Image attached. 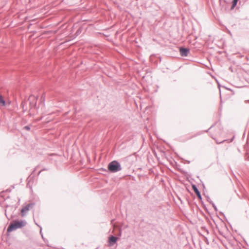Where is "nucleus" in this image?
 <instances>
[{
    "instance_id": "28",
    "label": "nucleus",
    "mask_w": 249,
    "mask_h": 249,
    "mask_svg": "<svg viewBox=\"0 0 249 249\" xmlns=\"http://www.w3.org/2000/svg\"><path fill=\"white\" fill-rule=\"evenodd\" d=\"M218 232H219V234H221V235H223V233L222 232H221V231L219 230L218 231Z\"/></svg>"
},
{
    "instance_id": "3",
    "label": "nucleus",
    "mask_w": 249,
    "mask_h": 249,
    "mask_svg": "<svg viewBox=\"0 0 249 249\" xmlns=\"http://www.w3.org/2000/svg\"><path fill=\"white\" fill-rule=\"evenodd\" d=\"M34 205L35 204L34 203H30L27 204L26 206L22 208L21 210L22 216H24L29 210L30 208L34 206Z\"/></svg>"
},
{
    "instance_id": "23",
    "label": "nucleus",
    "mask_w": 249,
    "mask_h": 249,
    "mask_svg": "<svg viewBox=\"0 0 249 249\" xmlns=\"http://www.w3.org/2000/svg\"><path fill=\"white\" fill-rule=\"evenodd\" d=\"M207 200H208V201H209L211 204H212V202H213V201L211 200V199H210V198L209 197H207Z\"/></svg>"
},
{
    "instance_id": "25",
    "label": "nucleus",
    "mask_w": 249,
    "mask_h": 249,
    "mask_svg": "<svg viewBox=\"0 0 249 249\" xmlns=\"http://www.w3.org/2000/svg\"><path fill=\"white\" fill-rule=\"evenodd\" d=\"M48 170V169L45 168H43L42 170H41V171H47Z\"/></svg>"
},
{
    "instance_id": "22",
    "label": "nucleus",
    "mask_w": 249,
    "mask_h": 249,
    "mask_svg": "<svg viewBox=\"0 0 249 249\" xmlns=\"http://www.w3.org/2000/svg\"><path fill=\"white\" fill-rule=\"evenodd\" d=\"M218 219H219V220H220L221 221V223L223 224V225H225V223L224 222V221H223V219H221V218H220L219 217H218Z\"/></svg>"
},
{
    "instance_id": "29",
    "label": "nucleus",
    "mask_w": 249,
    "mask_h": 249,
    "mask_svg": "<svg viewBox=\"0 0 249 249\" xmlns=\"http://www.w3.org/2000/svg\"><path fill=\"white\" fill-rule=\"evenodd\" d=\"M218 109H219V112L221 110V108L220 107H219ZM219 116H220V113H219Z\"/></svg>"
},
{
    "instance_id": "24",
    "label": "nucleus",
    "mask_w": 249,
    "mask_h": 249,
    "mask_svg": "<svg viewBox=\"0 0 249 249\" xmlns=\"http://www.w3.org/2000/svg\"><path fill=\"white\" fill-rule=\"evenodd\" d=\"M213 125H212V126H211V127H210L208 130H205L204 132H208L209 131V130H210L212 127H213Z\"/></svg>"
},
{
    "instance_id": "10",
    "label": "nucleus",
    "mask_w": 249,
    "mask_h": 249,
    "mask_svg": "<svg viewBox=\"0 0 249 249\" xmlns=\"http://www.w3.org/2000/svg\"><path fill=\"white\" fill-rule=\"evenodd\" d=\"M246 153L245 154V159L247 161H249V149H246Z\"/></svg>"
},
{
    "instance_id": "17",
    "label": "nucleus",
    "mask_w": 249,
    "mask_h": 249,
    "mask_svg": "<svg viewBox=\"0 0 249 249\" xmlns=\"http://www.w3.org/2000/svg\"><path fill=\"white\" fill-rule=\"evenodd\" d=\"M212 205L213 208L214 209V210H215V211H217L218 209L216 205L213 202H212Z\"/></svg>"
},
{
    "instance_id": "16",
    "label": "nucleus",
    "mask_w": 249,
    "mask_h": 249,
    "mask_svg": "<svg viewBox=\"0 0 249 249\" xmlns=\"http://www.w3.org/2000/svg\"><path fill=\"white\" fill-rule=\"evenodd\" d=\"M219 214H220L221 215H222L223 217H224V219L226 221H228V220L226 217V216L225 215V214H224L223 213L221 212H219Z\"/></svg>"
},
{
    "instance_id": "31",
    "label": "nucleus",
    "mask_w": 249,
    "mask_h": 249,
    "mask_svg": "<svg viewBox=\"0 0 249 249\" xmlns=\"http://www.w3.org/2000/svg\"><path fill=\"white\" fill-rule=\"evenodd\" d=\"M186 162L188 163H190V161L189 160H186Z\"/></svg>"
},
{
    "instance_id": "32",
    "label": "nucleus",
    "mask_w": 249,
    "mask_h": 249,
    "mask_svg": "<svg viewBox=\"0 0 249 249\" xmlns=\"http://www.w3.org/2000/svg\"><path fill=\"white\" fill-rule=\"evenodd\" d=\"M218 53H219V54H220L221 53V52L219 51Z\"/></svg>"
},
{
    "instance_id": "11",
    "label": "nucleus",
    "mask_w": 249,
    "mask_h": 249,
    "mask_svg": "<svg viewBox=\"0 0 249 249\" xmlns=\"http://www.w3.org/2000/svg\"><path fill=\"white\" fill-rule=\"evenodd\" d=\"M5 101L2 96H0V106H5Z\"/></svg>"
},
{
    "instance_id": "12",
    "label": "nucleus",
    "mask_w": 249,
    "mask_h": 249,
    "mask_svg": "<svg viewBox=\"0 0 249 249\" xmlns=\"http://www.w3.org/2000/svg\"><path fill=\"white\" fill-rule=\"evenodd\" d=\"M219 29H221V30H224V29L226 31H227V32L231 35V32L226 27H224L223 26H221L220 25V23H219Z\"/></svg>"
},
{
    "instance_id": "21",
    "label": "nucleus",
    "mask_w": 249,
    "mask_h": 249,
    "mask_svg": "<svg viewBox=\"0 0 249 249\" xmlns=\"http://www.w3.org/2000/svg\"><path fill=\"white\" fill-rule=\"evenodd\" d=\"M212 219H213V222H214V224L215 225L216 228H217L218 224H217L216 221L214 219H213V217H212Z\"/></svg>"
},
{
    "instance_id": "34",
    "label": "nucleus",
    "mask_w": 249,
    "mask_h": 249,
    "mask_svg": "<svg viewBox=\"0 0 249 249\" xmlns=\"http://www.w3.org/2000/svg\"><path fill=\"white\" fill-rule=\"evenodd\" d=\"M225 227H226V229H227V230H228V228H227V227H226V225H225Z\"/></svg>"
},
{
    "instance_id": "7",
    "label": "nucleus",
    "mask_w": 249,
    "mask_h": 249,
    "mask_svg": "<svg viewBox=\"0 0 249 249\" xmlns=\"http://www.w3.org/2000/svg\"><path fill=\"white\" fill-rule=\"evenodd\" d=\"M36 99L34 96H31L29 99L30 100V105L32 107H36Z\"/></svg>"
},
{
    "instance_id": "15",
    "label": "nucleus",
    "mask_w": 249,
    "mask_h": 249,
    "mask_svg": "<svg viewBox=\"0 0 249 249\" xmlns=\"http://www.w3.org/2000/svg\"><path fill=\"white\" fill-rule=\"evenodd\" d=\"M219 43H222V46H221V48H224V43H225V41L223 40L222 39H220V40H219Z\"/></svg>"
},
{
    "instance_id": "6",
    "label": "nucleus",
    "mask_w": 249,
    "mask_h": 249,
    "mask_svg": "<svg viewBox=\"0 0 249 249\" xmlns=\"http://www.w3.org/2000/svg\"><path fill=\"white\" fill-rule=\"evenodd\" d=\"M192 189H193V191H194V192L196 194L197 197H198V198L199 200H202V196H201V193H200V192L198 189L197 186L196 185H195V184H193L192 185Z\"/></svg>"
},
{
    "instance_id": "33",
    "label": "nucleus",
    "mask_w": 249,
    "mask_h": 249,
    "mask_svg": "<svg viewBox=\"0 0 249 249\" xmlns=\"http://www.w3.org/2000/svg\"><path fill=\"white\" fill-rule=\"evenodd\" d=\"M244 148L246 149V145L244 146Z\"/></svg>"
},
{
    "instance_id": "20",
    "label": "nucleus",
    "mask_w": 249,
    "mask_h": 249,
    "mask_svg": "<svg viewBox=\"0 0 249 249\" xmlns=\"http://www.w3.org/2000/svg\"><path fill=\"white\" fill-rule=\"evenodd\" d=\"M220 84L219 83V89H218V90H219V97L220 98H221V89H220Z\"/></svg>"
},
{
    "instance_id": "26",
    "label": "nucleus",
    "mask_w": 249,
    "mask_h": 249,
    "mask_svg": "<svg viewBox=\"0 0 249 249\" xmlns=\"http://www.w3.org/2000/svg\"><path fill=\"white\" fill-rule=\"evenodd\" d=\"M80 32H81V31H80V29H79V30H78L77 31V32H76V34H77V35H78V34H79V33H80Z\"/></svg>"
},
{
    "instance_id": "36",
    "label": "nucleus",
    "mask_w": 249,
    "mask_h": 249,
    "mask_svg": "<svg viewBox=\"0 0 249 249\" xmlns=\"http://www.w3.org/2000/svg\"><path fill=\"white\" fill-rule=\"evenodd\" d=\"M248 102H249V100H248Z\"/></svg>"
},
{
    "instance_id": "14",
    "label": "nucleus",
    "mask_w": 249,
    "mask_h": 249,
    "mask_svg": "<svg viewBox=\"0 0 249 249\" xmlns=\"http://www.w3.org/2000/svg\"><path fill=\"white\" fill-rule=\"evenodd\" d=\"M36 224L40 228V234L41 235L42 239L44 240L43 234L42 233V228L39 225H38L36 223Z\"/></svg>"
},
{
    "instance_id": "27",
    "label": "nucleus",
    "mask_w": 249,
    "mask_h": 249,
    "mask_svg": "<svg viewBox=\"0 0 249 249\" xmlns=\"http://www.w3.org/2000/svg\"><path fill=\"white\" fill-rule=\"evenodd\" d=\"M213 77L214 78L215 81L218 84V79L216 77Z\"/></svg>"
},
{
    "instance_id": "8",
    "label": "nucleus",
    "mask_w": 249,
    "mask_h": 249,
    "mask_svg": "<svg viewBox=\"0 0 249 249\" xmlns=\"http://www.w3.org/2000/svg\"><path fill=\"white\" fill-rule=\"evenodd\" d=\"M239 0H232L231 2V5L230 8L231 10H232L234 9V8L237 6L238 1Z\"/></svg>"
},
{
    "instance_id": "1",
    "label": "nucleus",
    "mask_w": 249,
    "mask_h": 249,
    "mask_svg": "<svg viewBox=\"0 0 249 249\" xmlns=\"http://www.w3.org/2000/svg\"><path fill=\"white\" fill-rule=\"evenodd\" d=\"M26 224L27 222L25 220H14L8 226L7 232L9 233L18 229L22 228L26 226Z\"/></svg>"
},
{
    "instance_id": "4",
    "label": "nucleus",
    "mask_w": 249,
    "mask_h": 249,
    "mask_svg": "<svg viewBox=\"0 0 249 249\" xmlns=\"http://www.w3.org/2000/svg\"><path fill=\"white\" fill-rule=\"evenodd\" d=\"M118 239V237L114 235L109 236L108 240V245L109 246H113L117 242Z\"/></svg>"
},
{
    "instance_id": "30",
    "label": "nucleus",
    "mask_w": 249,
    "mask_h": 249,
    "mask_svg": "<svg viewBox=\"0 0 249 249\" xmlns=\"http://www.w3.org/2000/svg\"><path fill=\"white\" fill-rule=\"evenodd\" d=\"M41 172H42V171H41V170H40V171L38 173V175H39L41 173Z\"/></svg>"
},
{
    "instance_id": "35",
    "label": "nucleus",
    "mask_w": 249,
    "mask_h": 249,
    "mask_svg": "<svg viewBox=\"0 0 249 249\" xmlns=\"http://www.w3.org/2000/svg\"><path fill=\"white\" fill-rule=\"evenodd\" d=\"M218 48H221V47L219 45Z\"/></svg>"
},
{
    "instance_id": "9",
    "label": "nucleus",
    "mask_w": 249,
    "mask_h": 249,
    "mask_svg": "<svg viewBox=\"0 0 249 249\" xmlns=\"http://www.w3.org/2000/svg\"><path fill=\"white\" fill-rule=\"evenodd\" d=\"M234 138V136H233L230 139H226V140H223V141H222L221 142H219V144H221V143H225V142L230 143V142H232L233 141Z\"/></svg>"
},
{
    "instance_id": "2",
    "label": "nucleus",
    "mask_w": 249,
    "mask_h": 249,
    "mask_svg": "<svg viewBox=\"0 0 249 249\" xmlns=\"http://www.w3.org/2000/svg\"><path fill=\"white\" fill-rule=\"evenodd\" d=\"M107 169L111 173H116L121 171L122 168L120 163L114 160L109 163Z\"/></svg>"
},
{
    "instance_id": "18",
    "label": "nucleus",
    "mask_w": 249,
    "mask_h": 249,
    "mask_svg": "<svg viewBox=\"0 0 249 249\" xmlns=\"http://www.w3.org/2000/svg\"><path fill=\"white\" fill-rule=\"evenodd\" d=\"M24 129L26 130H30V127L29 125H26L24 127Z\"/></svg>"
},
{
    "instance_id": "5",
    "label": "nucleus",
    "mask_w": 249,
    "mask_h": 249,
    "mask_svg": "<svg viewBox=\"0 0 249 249\" xmlns=\"http://www.w3.org/2000/svg\"><path fill=\"white\" fill-rule=\"evenodd\" d=\"M179 52L181 56H187L190 52V50L187 48L180 47Z\"/></svg>"
},
{
    "instance_id": "19",
    "label": "nucleus",
    "mask_w": 249,
    "mask_h": 249,
    "mask_svg": "<svg viewBox=\"0 0 249 249\" xmlns=\"http://www.w3.org/2000/svg\"><path fill=\"white\" fill-rule=\"evenodd\" d=\"M211 137H212V139H213V140H215V142L218 144V140L217 139H216V138L215 137H214L213 135H211Z\"/></svg>"
},
{
    "instance_id": "13",
    "label": "nucleus",
    "mask_w": 249,
    "mask_h": 249,
    "mask_svg": "<svg viewBox=\"0 0 249 249\" xmlns=\"http://www.w3.org/2000/svg\"><path fill=\"white\" fill-rule=\"evenodd\" d=\"M25 103L23 102H22L21 104V106L22 107V108L23 109V111L24 112L27 110V108L25 107Z\"/></svg>"
}]
</instances>
